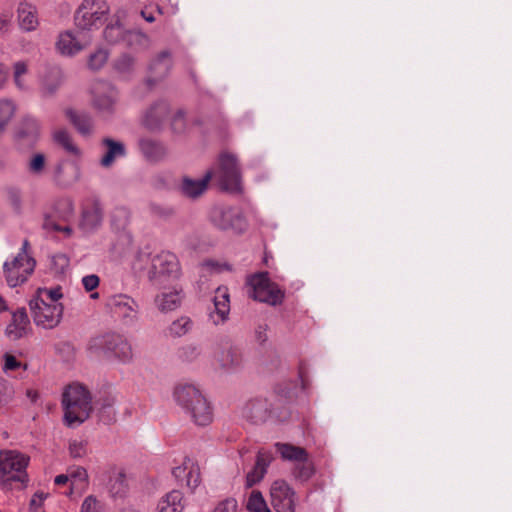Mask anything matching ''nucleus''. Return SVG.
Returning a JSON list of instances; mask_svg holds the SVG:
<instances>
[{
    "instance_id": "obj_1",
    "label": "nucleus",
    "mask_w": 512,
    "mask_h": 512,
    "mask_svg": "<svg viewBox=\"0 0 512 512\" xmlns=\"http://www.w3.org/2000/svg\"><path fill=\"white\" fill-rule=\"evenodd\" d=\"M30 457L17 450L0 452V487L9 491L25 488L29 482Z\"/></svg>"
},
{
    "instance_id": "obj_2",
    "label": "nucleus",
    "mask_w": 512,
    "mask_h": 512,
    "mask_svg": "<svg viewBox=\"0 0 512 512\" xmlns=\"http://www.w3.org/2000/svg\"><path fill=\"white\" fill-rule=\"evenodd\" d=\"M173 396L176 403L190 415L196 425L206 426L212 422V408L200 390L194 385H177L174 389Z\"/></svg>"
},
{
    "instance_id": "obj_3",
    "label": "nucleus",
    "mask_w": 512,
    "mask_h": 512,
    "mask_svg": "<svg viewBox=\"0 0 512 512\" xmlns=\"http://www.w3.org/2000/svg\"><path fill=\"white\" fill-rule=\"evenodd\" d=\"M64 421L67 426L73 427L82 424L92 412V397L85 386L71 384L62 394Z\"/></svg>"
},
{
    "instance_id": "obj_4",
    "label": "nucleus",
    "mask_w": 512,
    "mask_h": 512,
    "mask_svg": "<svg viewBox=\"0 0 512 512\" xmlns=\"http://www.w3.org/2000/svg\"><path fill=\"white\" fill-rule=\"evenodd\" d=\"M88 350L95 355L107 359H117L128 362L132 359V347L128 340L121 334L109 332L97 335L90 339Z\"/></svg>"
},
{
    "instance_id": "obj_5",
    "label": "nucleus",
    "mask_w": 512,
    "mask_h": 512,
    "mask_svg": "<svg viewBox=\"0 0 512 512\" xmlns=\"http://www.w3.org/2000/svg\"><path fill=\"white\" fill-rule=\"evenodd\" d=\"M29 242L24 240L18 254L12 261H6L3 270L6 282L10 287H16L27 281L34 272L36 261L28 254Z\"/></svg>"
},
{
    "instance_id": "obj_6",
    "label": "nucleus",
    "mask_w": 512,
    "mask_h": 512,
    "mask_svg": "<svg viewBox=\"0 0 512 512\" xmlns=\"http://www.w3.org/2000/svg\"><path fill=\"white\" fill-rule=\"evenodd\" d=\"M242 415L253 424H263L269 420L283 422L289 418L287 410L278 411L273 403L264 397H255L248 400L242 409Z\"/></svg>"
},
{
    "instance_id": "obj_7",
    "label": "nucleus",
    "mask_w": 512,
    "mask_h": 512,
    "mask_svg": "<svg viewBox=\"0 0 512 512\" xmlns=\"http://www.w3.org/2000/svg\"><path fill=\"white\" fill-rule=\"evenodd\" d=\"M74 215V204L70 198H61L53 203L49 211L44 213L42 227L47 231L63 232L67 236L72 234V229L67 223Z\"/></svg>"
},
{
    "instance_id": "obj_8",
    "label": "nucleus",
    "mask_w": 512,
    "mask_h": 512,
    "mask_svg": "<svg viewBox=\"0 0 512 512\" xmlns=\"http://www.w3.org/2000/svg\"><path fill=\"white\" fill-rule=\"evenodd\" d=\"M109 10L105 0H84L75 12V25L81 30L98 27L105 21Z\"/></svg>"
},
{
    "instance_id": "obj_9",
    "label": "nucleus",
    "mask_w": 512,
    "mask_h": 512,
    "mask_svg": "<svg viewBox=\"0 0 512 512\" xmlns=\"http://www.w3.org/2000/svg\"><path fill=\"white\" fill-rule=\"evenodd\" d=\"M105 307L124 326L131 327L139 319V304L127 294H114L107 297Z\"/></svg>"
},
{
    "instance_id": "obj_10",
    "label": "nucleus",
    "mask_w": 512,
    "mask_h": 512,
    "mask_svg": "<svg viewBox=\"0 0 512 512\" xmlns=\"http://www.w3.org/2000/svg\"><path fill=\"white\" fill-rule=\"evenodd\" d=\"M249 284L253 289V298L259 302L277 306L284 300V290L278 284L271 281L268 272L254 274L250 277Z\"/></svg>"
},
{
    "instance_id": "obj_11",
    "label": "nucleus",
    "mask_w": 512,
    "mask_h": 512,
    "mask_svg": "<svg viewBox=\"0 0 512 512\" xmlns=\"http://www.w3.org/2000/svg\"><path fill=\"white\" fill-rule=\"evenodd\" d=\"M34 323L45 329H52L60 323L63 316L62 304H51L42 298H32L29 301Z\"/></svg>"
},
{
    "instance_id": "obj_12",
    "label": "nucleus",
    "mask_w": 512,
    "mask_h": 512,
    "mask_svg": "<svg viewBox=\"0 0 512 512\" xmlns=\"http://www.w3.org/2000/svg\"><path fill=\"white\" fill-rule=\"evenodd\" d=\"M212 224L220 230H232L241 233L246 229V221L238 209L216 206L210 212Z\"/></svg>"
},
{
    "instance_id": "obj_13",
    "label": "nucleus",
    "mask_w": 512,
    "mask_h": 512,
    "mask_svg": "<svg viewBox=\"0 0 512 512\" xmlns=\"http://www.w3.org/2000/svg\"><path fill=\"white\" fill-rule=\"evenodd\" d=\"M218 180L225 191H241V174L237 159L230 154H222L219 158Z\"/></svg>"
},
{
    "instance_id": "obj_14",
    "label": "nucleus",
    "mask_w": 512,
    "mask_h": 512,
    "mask_svg": "<svg viewBox=\"0 0 512 512\" xmlns=\"http://www.w3.org/2000/svg\"><path fill=\"white\" fill-rule=\"evenodd\" d=\"M93 106L101 114L112 115L118 100V92L115 87L107 81H97L92 87Z\"/></svg>"
},
{
    "instance_id": "obj_15",
    "label": "nucleus",
    "mask_w": 512,
    "mask_h": 512,
    "mask_svg": "<svg viewBox=\"0 0 512 512\" xmlns=\"http://www.w3.org/2000/svg\"><path fill=\"white\" fill-rule=\"evenodd\" d=\"M180 275V265L175 254L161 252L152 259L148 277L151 281H160L162 277L177 278Z\"/></svg>"
},
{
    "instance_id": "obj_16",
    "label": "nucleus",
    "mask_w": 512,
    "mask_h": 512,
    "mask_svg": "<svg viewBox=\"0 0 512 512\" xmlns=\"http://www.w3.org/2000/svg\"><path fill=\"white\" fill-rule=\"evenodd\" d=\"M270 497L276 512H295L296 492L285 480L278 479L272 483Z\"/></svg>"
},
{
    "instance_id": "obj_17",
    "label": "nucleus",
    "mask_w": 512,
    "mask_h": 512,
    "mask_svg": "<svg viewBox=\"0 0 512 512\" xmlns=\"http://www.w3.org/2000/svg\"><path fill=\"white\" fill-rule=\"evenodd\" d=\"M170 114V106L165 101L155 102L144 113L141 123L150 132H159Z\"/></svg>"
},
{
    "instance_id": "obj_18",
    "label": "nucleus",
    "mask_w": 512,
    "mask_h": 512,
    "mask_svg": "<svg viewBox=\"0 0 512 512\" xmlns=\"http://www.w3.org/2000/svg\"><path fill=\"white\" fill-rule=\"evenodd\" d=\"M215 359L220 368L227 372H234L240 369L244 363L242 350L235 345L226 343L216 353Z\"/></svg>"
},
{
    "instance_id": "obj_19",
    "label": "nucleus",
    "mask_w": 512,
    "mask_h": 512,
    "mask_svg": "<svg viewBox=\"0 0 512 512\" xmlns=\"http://www.w3.org/2000/svg\"><path fill=\"white\" fill-rule=\"evenodd\" d=\"M80 178V167L76 161H60L54 172V180L61 187H70Z\"/></svg>"
},
{
    "instance_id": "obj_20",
    "label": "nucleus",
    "mask_w": 512,
    "mask_h": 512,
    "mask_svg": "<svg viewBox=\"0 0 512 512\" xmlns=\"http://www.w3.org/2000/svg\"><path fill=\"white\" fill-rule=\"evenodd\" d=\"M102 220L103 210L101 204L99 201L93 200L83 207L79 227L84 232H93L101 225Z\"/></svg>"
},
{
    "instance_id": "obj_21",
    "label": "nucleus",
    "mask_w": 512,
    "mask_h": 512,
    "mask_svg": "<svg viewBox=\"0 0 512 512\" xmlns=\"http://www.w3.org/2000/svg\"><path fill=\"white\" fill-rule=\"evenodd\" d=\"M214 310L210 318L214 324H223L227 321L230 312V299L227 287H218L213 297Z\"/></svg>"
},
{
    "instance_id": "obj_22",
    "label": "nucleus",
    "mask_w": 512,
    "mask_h": 512,
    "mask_svg": "<svg viewBox=\"0 0 512 512\" xmlns=\"http://www.w3.org/2000/svg\"><path fill=\"white\" fill-rule=\"evenodd\" d=\"M138 148L143 157L152 163L164 160L168 154L166 145L152 138H140L138 140Z\"/></svg>"
},
{
    "instance_id": "obj_23",
    "label": "nucleus",
    "mask_w": 512,
    "mask_h": 512,
    "mask_svg": "<svg viewBox=\"0 0 512 512\" xmlns=\"http://www.w3.org/2000/svg\"><path fill=\"white\" fill-rule=\"evenodd\" d=\"M17 20L24 32H32L39 26L38 11L35 5L22 1L17 7Z\"/></svg>"
},
{
    "instance_id": "obj_24",
    "label": "nucleus",
    "mask_w": 512,
    "mask_h": 512,
    "mask_svg": "<svg viewBox=\"0 0 512 512\" xmlns=\"http://www.w3.org/2000/svg\"><path fill=\"white\" fill-rule=\"evenodd\" d=\"M30 330V320L25 308H20L12 315L11 323L6 327V334L12 340L24 337Z\"/></svg>"
},
{
    "instance_id": "obj_25",
    "label": "nucleus",
    "mask_w": 512,
    "mask_h": 512,
    "mask_svg": "<svg viewBox=\"0 0 512 512\" xmlns=\"http://www.w3.org/2000/svg\"><path fill=\"white\" fill-rule=\"evenodd\" d=\"M172 65L173 61L170 51H161L150 63L149 70L152 77L150 81L157 82L167 77Z\"/></svg>"
},
{
    "instance_id": "obj_26",
    "label": "nucleus",
    "mask_w": 512,
    "mask_h": 512,
    "mask_svg": "<svg viewBox=\"0 0 512 512\" xmlns=\"http://www.w3.org/2000/svg\"><path fill=\"white\" fill-rule=\"evenodd\" d=\"M211 178V171H207L204 177L198 180H194L189 177H183L180 185V192L185 197L195 199L205 192L208 182Z\"/></svg>"
},
{
    "instance_id": "obj_27",
    "label": "nucleus",
    "mask_w": 512,
    "mask_h": 512,
    "mask_svg": "<svg viewBox=\"0 0 512 512\" xmlns=\"http://www.w3.org/2000/svg\"><path fill=\"white\" fill-rule=\"evenodd\" d=\"M271 462V455L265 451H259L253 469L246 476V486L252 487L258 483L267 472Z\"/></svg>"
},
{
    "instance_id": "obj_28",
    "label": "nucleus",
    "mask_w": 512,
    "mask_h": 512,
    "mask_svg": "<svg viewBox=\"0 0 512 512\" xmlns=\"http://www.w3.org/2000/svg\"><path fill=\"white\" fill-rule=\"evenodd\" d=\"M102 145L107 148L105 154L100 160V164L103 167L108 168L114 163L116 158L126 156V147L120 141L106 137L102 140Z\"/></svg>"
},
{
    "instance_id": "obj_29",
    "label": "nucleus",
    "mask_w": 512,
    "mask_h": 512,
    "mask_svg": "<svg viewBox=\"0 0 512 512\" xmlns=\"http://www.w3.org/2000/svg\"><path fill=\"white\" fill-rule=\"evenodd\" d=\"M56 48L62 55L72 56L80 52L84 45L71 31H65L59 35Z\"/></svg>"
},
{
    "instance_id": "obj_30",
    "label": "nucleus",
    "mask_w": 512,
    "mask_h": 512,
    "mask_svg": "<svg viewBox=\"0 0 512 512\" xmlns=\"http://www.w3.org/2000/svg\"><path fill=\"white\" fill-rule=\"evenodd\" d=\"M130 224V212L124 208H116L111 215V226L116 232L122 233L127 244L132 242V236L127 231V227Z\"/></svg>"
},
{
    "instance_id": "obj_31",
    "label": "nucleus",
    "mask_w": 512,
    "mask_h": 512,
    "mask_svg": "<svg viewBox=\"0 0 512 512\" xmlns=\"http://www.w3.org/2000/svg\"><path fill=\"white\" fill-rule=\"evenodd\" d=\"M181 290H173L168 292H162L155 298V305L157 308L164 313L174 311L180 307L182 303Z\"/></svg>"
},
{
    "instance_id": "obj_32",
    "label": "nucleus",
    "mask_w": 512,
    "mask_h": 512,
    "mask_svg": "<svg viewBox=\"0 0 512 512\" xmlns=\"http://www.w3.org/2000/svg\"><path fill=\"white\" fill-rule=\"evenodd\" d=\"M275 448L284 460L293 461L295 464L308 460L309 457L306 449L290 443L277 442L275 443Z\"/></svg>"
},
{
    "instance_id": "obj_33",
    "label": "nucleus",
    "mask_w": 512,
    "mask_h": 512,
    "mask_svg": "<svg viewBox=\"0 0 512 512\" xmlns=\"http://www.w3.org/2000/svg\"><path fill=\"white\" fill-rule=\"evenodd\" d=\"M159 512H182L184 508L183 494L179 490H172L158 502Z\"/></svg>"
},
{
    "instance_id": "obj_34",
    "label": "nucleus",
    "mask_w": 512,
    "mask_h": 512,
    "mask_svg": "<svg viewBox=\"0 0 512 512\" xmlns=\"http://www.w3.org/2000/svg\"><path fill=\"white\" fill-rule=\"evenodd\" d=\"M66 116L80 134H91L93 128V121L89 114L85 112H77L73 109H67Z\"/></svg>"
},
{
    "instance_id": "obj_35",
    "label": "nucleus",
    "mask_w": 512,
    "mask_h": 512,
    "mask_svg": "<svg viewBox=\"0 0 512 512\" xmlns=\"http://www.w3.org/2000/svg\"><path fill=\"white\" fill-rule=\"evenodd\" d=\"M115 402V397L112 395H107L101 399L100 408L98 409V418L106 425H110L116 421Z\"/></svg>"
},
{
    "instance_id": "obj_36",
    "label": "nucleus",
    "mask_w": 512,
    "mask_h": 512,
    "mask_svg": "<svg viewBox=\"0 0 512 512\" xmlns=\"http://www.w3.org/2000/svg\"><path fill=\"white\" fill-rule=\"evenodd\" d=\"M193 328V321L188 316H181L174 320L167 328V335L179 338L189 333Z\"/></svg>"
},
{
    "instance_id": "obj_37",
    "label": "nucleus",
    "mask_w": 512,
    "mask_h": 512,
    "mask_svg": "<svg viewBox=\"0 0 512 512\" xmlns=\"http://www.w3.org/2000/svg\"><path fill=\"white\" fill-rule=\"evenodd\" d=\"M69 478L71 482L70 494L74 490H83L88 483V474L85 468L76 466L69 469Z\"/></svg>"
},
{
    "instance_id": "obj_38",
    "label": "nucleus",
    "mask_w": 512,
    "mask_h": 512,
    "mask_svg": "<svg viewBox=\"0 0 512 512\" xmlns=\"http://www.w3.org/2000/svg\"><path fill=\"white\" fill-rule=\"evenodd\" d=\"M315 466L309 459L296 463L292 470L294 478L302 483L307 482L315 474Z\"/></svg>"
},
{
    "instance_id": "obj_39",
    "label": "nucleus",
    "mask_w": 512,
    "mask_h": 512,
    "mask_svg": "<svg viewBox=\"0 0 512 512\" xmlns=\"http://www.w3.org/2000/svg\"><path fill=\"white\" fill-rule=\"evenodd\" d=\"M127 491L126 475L123 472L115 473L109 480V492L112 497H121Z\"/></svg>"
},
{
    "instance_id": "obj_40",
    "label": "nucleus",
    "mask_w": 512,
    "mask_h": 512,
    "mask_svg": "<svg viewBox=\"0 0 512 512\" xmlns=\"http://www.w3.org/2000/svg\"><path fill=\"white\" fill-rule=\"evenodd\" d=\"M16 106L12 100H0V134L5 130L8 123L14 116Z\"/></svg>"
},
{
    "instance_id": "obj_41",
    "label": "nucleus",
    "mask_w": 512,
    "mask_h": 512,
    "mask_svg": "<svg viewBox=\"0 0 512 512\" xmlns=\"http://www.w3.org/2000/svg\"><path fill=\"white\" fill-rule=\"evenodd\" d=\"M55 142L60 145L66 152L79 155L78 147L73 143L72 137L66 130H58L54 133Z\"/></svg>"
},
{
    "instance_id": "obj_42",
    "label": "nucleus",
    "mask_w": 512,
    "mask_h": 512,
    "mask_svg": "<svg viewBox=\"0 0 512 512\" xmlns=\"http://www.w3.org/2000/svg\"><path fill=\"white\" fill-rule=\"evenodd\" d=\"M246 508L250 512H272L268 508L261 492L258 490H253L251 492L246 504Z\"/></svg>"
},
{
    "instance_id": "obj_43",
    "label": "nucleus",
    "mask_w": 512,
    "mask_h": 512,
    "mask_svg": "<svg viewBox=\"0 0 512 512\" xmlns=\"http://www.w3.org/2000/svg\"><path fill=\"white\" fill-rule=\"evenodd\" d=\"M63 297L61 292V287H55L51 289L47 288H38L36 295L33 298H42L45 302H49L51 304H59L58 300Z\"/></svg>"
},
{
    "instance_id": "obj_44",
    "label": "nucleus",
    "mask_w": 512,
    "mask_h": 512,
    "mask_svg": "<svg viewBox=\"0 0 512 512\" xmlns=\"http://www.w3.org/2000/svg\"><path fill=\"white\" fill-rule=\"evenodd\" d=\"M200 481L201 479L199 467L191 460V463H189L188 472L186 474L185 485L193 491L198 487Z\"/></svg>"
},
{
    "instance_id": "obj_45",
    "label": "nucleus",
    "mask_w": 512,
    "mask_h": 512,
    "mask_svg": "<svg viewBox=\"0 0 512 512\" xmlns=\"http://www.w3.org/2000/svg\"><path fill=\"white\" fill-rule=\"evenodd\" d=\"M107 60L108 53L103 49H99L89 56L88 67L94 71L99 70L104 66Z\"/></svg>"
},
{
    "instance_id": "obj_46",
    "label": "nucleus",
    "mask_w": 512,
    "mask_h": 512,
    "mask_svg": "<svg viewBox=\"0 0 512 512\" xmlns=\"http://www.w3.org/2000/svg\"><path fill=\"white\" fill-rule=\"evenodd\" d=\"M134 63L135 59L131 55L123 54L115 61L114 66L119 73L127 74L132 71Z\"/></svg>"
},
{
    "instance_id": "obj_47",
    "label": "nucleus",
    "mask_w": 512,
    "mask_h": 512,
    "mask_svg": "<svg viewBox=\"0 0 512 512\" xmlns=\"http://www.w3.org/2000/svg\"><path fill=\"white\" fill-rule=\"evenodd\" d=\"M200 355L199 347L193 344L183 346L179 350V358L186 362L194 361Z\"/></svg>"
},
{
    "instance_id": "obj_48",
    "label": "nucleus",
    "mask_w": 512,
    "mask_h": 512,
    "mask_svg": "<svg viewBox=\"0 0 512 512\" xmlns=\"http://www.w3.org/2000/svg\"><path fill=\"white\" fill-rule=\"evenodd\" d=\"M69 453L73 458H82L87 454V442L72 440L69 443Z\"/></svg>"
},
{
    "instance_id": "obj_49",
    "label": "nucleus",
    "mask_w": 512,
    "mask_h": 512,
    "mask_svg": "<svg viewBox=\"0 0 512 512\" xmlns=\"http://www.w3.org/2000/svg\"><path fill=\"white\" fill-rule=\"evenodd\" d=\"M170 127H171L172 132L176 133V134H181L185 131L186 121L184 118V113L181 110L177 111L173 115V117L171 119Z\"/></svg>"
},
{
    "instance_id": "obj_50",
    "label": "nucleus",
    "mask_w": 512,
    "mask_h": 512,
    "mask_svg": "<svg viewBox=\"0 0 512 512\" xmlns=\"http://www.w3.org/2000/svg\"><path fill=\"white\" fill-rule=\"evenodd\" d=\"M44 167H45V156L43 154H35L29 164H28V170L32 173V174H41L44 170Z\"/></svg>"
},
{
    "instance_id": "obj_51",
    "label": "nucleus",
    "mask_w": 512,
    "mask_h": 512,
    "mask_svg": "<svg viewBox=\"0 0 512 512\" xmlns=\"http://www.w3.org/2000/svg\"><path fill=\"white\" fill-rule=\"evenodd\" d=\"M27 73V64L24 61L14 63V81L18 88L24 89V84L21 80L22 75Z\"/></svg>"
},
{
    "instance_id": "obj_52",
    "label": "nucleus",
    "mask_w": 512,
    "mask_h": 512,
    "mask_svg": "<svg viewBox=\"0 0 512 512\" xmlns=\"http://www.w3.org/2000/svg\"><path fill=\"white\" fill-rule=\"evenodd\" d=\"M189 463H191V459L186 457L184 459L182 465H180L178 467H175L172 470V475L175 477V479L178 482H184L185 481L186 474H187L188 468H189Z\"/></svg>"
},
{
    "instance_id": "obj_53",
    "label": "nucleus",
    "mask_w": 512,
    "mask_h": 512,
    "mask_svg": "<svg viewBox=\"0 0 512 512\" xmlns=\"http://www.w3.org/2000/svg\"><path fill=\"white\" fill-rule=\"evenodd\" d=\"M81 512H100V505L97 499L92 495L86 497L82 503Z\"/></svg>"
},
{
    "instance_id": "obj_54",
    "label": "nucleus",
    "mask_w": 512,
    "mask_h": 512,
    "mask_svg": "<svg viewBox=\"0 0 512 512\" xmlns=\"http://www.w3.org/2000/svg\"><path fill=\"white\" fill-rule=\"evenodd\" d=\"M237 509V501L233 498H228L221 501L214 509V512H235Z\"/></svg>"
},
{
    "instance_id": "obj_55",
    "label": "nucleus",
    "mask_w": 512,
    "mask_h": 512,
    "mask_svg": "<svg viewBox=\"0 0 512 512\" xmlns=\"http://www.w3.org/2000/svg\"><path fill=\"white\" fill-rule=\"evenodd\" d=\"M99 277L95 274L87 275L82 278V284L86 291L91 292L99 285Z\"/></svg>"
},
{
    "instance_id": "obj_56",
    "label": "nucleus",
    "mask_w": 512,
    "mask_h": 512,
    "mask_svg": "<svg viewBox=\"0 0 512 512\" xmlns=\"http://www.w3.org/2000/svg\"><path fill=\"white\" fill-rule=\"evenodd\" d=\"M7 195L10 203L15 209H19L21 205V193L17 188H9Z\"/></svg>"
},
{
    "instance_id": "obj_57",
    "label": "nucleus",
    "mask_w": 512,
    "mask_h": 512,
    "mask_svg": "<svg viewBox=\"0 0 512 512\" xmlns=\"http://www.w3.org/2000/svg\"><path fill=\"white\" fill-rule=\"evenodd\" d=\"M104 35L108 41L115 42L121 35V29L119 26H107L104 30Z\"/></svg>"
},
{
    "instance_id": "obj_58",
    "label": "nucleus",
    "mask_w": 512,
    "mask_h": 512,
    "mask_svg": "<svg viewBox=\"0 0 512 512\" xmlns=\"http://www.w3.org/2000/svg\"><path fill=\"white\" fill-rule=\"evenodd\" d=\"M150 211L153 215L159 217H168L173 213L172 209L161 207L160 205L155 203L150 204Z\"/></svg>"
},
{
    "instance_id": "obj_59",
    "label": "nucleus",
    "mask_w": 512,
    "mask_h": 512,
    "mask_svg": "<svg viewBox=\"0 0 512 512\" xmlns=\"http://www.w3.org/2000/svg\"><path fill=\"white\" fill-rule=\"evenodd\" d=\"M52 261L55 266L59 267L60 271H64V269L69 265V259L65 254H57L52 257Z\"/></svg>"
},
{
    "instance_id": "obj_60",
    "label": "nucleus",
    "mask_w": 512,
    "mask_h": 512,
    "mask_svg": "<svg viewBox=\"0 0 512 512\" xmlns=\"http://www.w3.org/2000/svg\"><path fill=\"white\" fill-rule=\"evenodd\" d=\"M255 338L256 340L262 344L267 340V325L259 324L255 329Z\"/></svg>"
},
{
    "instance_id": "obj_61",
    "label": "nucleus",
    "mask_w": 512,
    "mask_h": 512,
    "mask_svg": "<svg viewBox=\"0 0 512 512\" xmlns=\"http://www.w3.org/2000/svg\"><path fill=\"white\" fill-rule=\"evenodd\" d=\"M20 367V362L10 354H5V364L4 369L5 370H16Z\"/></svg>"
},
{
    "instance_id": "obj_62",
    "label": "nucleus",
    "mask_w": 512,
    "mask_h": 512,
    "mask_svg": "<svg viewBox=\"0 0 512 512\" xmlns=\"http://www.w3.org/2000/svg\"><path fill=\"white\" fill-rule=\"evenodd\" d=\"M46 495L44 493H35L30 501V507L31 509L36 510L37 508H40L43 504V501L45 500Z\"/></svg>"
},
{
    "instance_id": "obj_63",
    "label": "nucleus",
    "mask_w": 512,
    "mask_h": 512,
    "mask_svg": "<svg viewBox=\"0 0 512 512\" xmlns=\"http://www.w3.org/2000/svg\"><path fill=\"white\" fill-rule=\"evenodd\" d=\"M10 20L6 15H0V34L4 35L8 32Z\"/></svg>"
},
{
    "instance_id": "obj_64",
    "label": "nucleus",
    "mask_w": 512,
    "mask_h": 512,
    "mask_svg": "<svg viewBox=\"0 0 512 512\" xmlns=\"http://www.w3.org/2000/svg\"><path fill=\"white\" fill-rule=\"evenodd\" d=\"M8 71L9 70L5 65L0 64V89L4 86L7 80Z\"/></svg>"
}]
</instances>
